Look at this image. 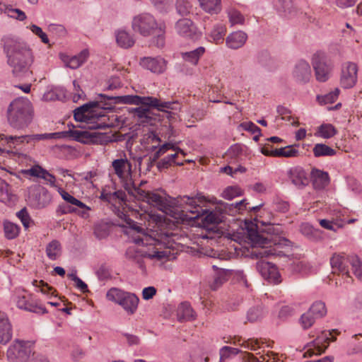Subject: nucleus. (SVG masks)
<instances>
[{
	"label": "nucleus",
	"mask_w": 362,
	"mask_h": 362,
	"mask_svg": "<svg viewBox=\"0 0 362 362\" xmlns=\"http://www.w3.org/2000/svg\"><path fill=\"white\" fill-rule=\"evenodd\" d=\"M358 81V66L354 62H346L341 68L340 86L344 89L352 88Z\"/></svg>",
	"instance_id": "17"
},
{
	"label": "nucleus",
	"mask_w": 362,
	"mask_h": 362,
	"mask_svg": "<svg viewBox=\"0 0 362 362\" xmlns=\"http://www.w3.org/2000/svg\"><path fill=\"white\" fill-rule=\"evenodd\" d=\"M228 17L230 22L233 25L243 24L245 21V18L242 13L235 9H233L228 12Z\"/></svg>",
	"instance_id": "57"
},
{
	"label": "nucleus",
	"mask_w": 362,
	"mask_h": 362,
	"mask_svg": "<svg viewBox=\"0 0 362 362\" xmlns=\"http://www.w3.org/2000/svg\"><path fill=\"white\" fill-rule=\"evenodd\" d=\"M177 317L180 321H190L195 319V313L187 302L180 304L177 309Z\"/></svg>",
	"instance_id": "33"
},
{
	"label": "nucleus",
	"mask_w": 362,
	"mask_h": 362,
	"mask_svg": "<svg viewBox=\"0 0 362 362\" xmlns=\"http://www.w3.org/2000/svg\"><path fill=\"white\" fill-rule=\"evenodd\" d=\"M99 98L104 100H110V103L105 105H110V106L104 107V110H112L114 109V105L116 104H128V105H147L148 101L151 99H148L149 96H140L138 95H127L122 96H114L104 93H100L98 95Z\"/></svg>",
	"instance_id": "14"
},
{
	"label": "nucleus",
	"mask_w": 362,
	"mask_h": 362,
	"mask_svg": "<svg viewBox=\"0 0 362 362\" xmlns=\"http://www.w3.org/2000/svg\"><path fill=\"white\" fill-rule=\"evenodd\" d=\"M152 109L150 106L139 105L134 118H137L139 124L144 127H150L148 134H144L143 136H162L164 133L158 127V124L160 123V114L154 113Z\"/></svg>",
	"instance_id": "8"
},
{
	"label": "nucleus",
	"mask_w": 362,
	"mask_h": 362,
	"mask_svg": "<svg viewBox=\"0 0 362 362\" xmlns=\"http://www.w3.org/2000/svg\"><path fill=\"white\" fill-rule=\"evenodd\" d=\"M112 165L115 174L119 178L124 177L125 172L130 171L132 168V165L127 158L116 159L112 162Z\"/></svg>",
	"instance_id": "37"
},
{
	"label": "nucleus",
	"mask_w": 362,
	"mask_h": 362,
	"mask_svg": "<svg viewBox=\"0 0 362 362\" xmlns=\"http://www.w3.org/2000/svg\"><path fill=\"white\" fill-rule=\"evenodd\" d=\"M247 236L253 247H256L252 252V257L263 258L272 256H284L283 250L292 246L291 240L281 236V228L279 226L269 223L261 230L257 226L250 224L246 226Z\"/></svg>",
	"instance_id": "1"
},
{
	"label": "nucleus",
	"mask_w": 362,
	"mask_h": 362,
	"mask_svg": "<svg viewBox=\"0 0 362 362\" xmlns=\"http://www.w3.org/2000/svg\"><path fill=\"white\" fill-rule=\"evenodd\" d=\"M244 132H247L254 136H263L261 129L252 122H244L236 126V132L244 136Z\"/></svg>",
	"instance_id": "35"
},
{
	"label": "nucleus",
	"mask_w": 362,
	"mask_h": 362,
	"mask_svg": "<svg viewBox=\"0 0 362 362\" xmlns=\"http://www.w3.org/2000/svg\"><path fill=\"white\" fill-rule=\"evenodd\" d=\"M96 275L100 280H106L111 277V271L109 267L103 264L96 272Z\"/></svg>",
	"instance_id": "62"
},
{
	"label": "nucleus",
	"mask_w": 362,
	"mask_h": 362,
	"mask_svg": "<svg viewBox=\"0 0 362 362\" xmlns=\"http://www.w3.org/2000/svg\"><path fill=\"white\" fill-rule=\"evenodd\" d=\"M247 37L246 33L243 31L234 32L227 37L226 43L228 47L236 49L244 45Z\"/></svg>",
	"instance_id": "29"
},
{
	"label": "nucleus",
	"mask_w": 362,
	"mask_h": 362,
	"mask_svg": "<svg viewBox=\"0 0 362 362\" xmlns=\"http://www.w3.org/2000/svg\"><path fill=\"white\" fill-rule=\"evenodd\" d=\"M4 13L10 18L23 21L26 19L27 16L24 11L19 8H13L11 6L4 4Z\"/></svg>",
	"instance_id": "49"
},
{
	"label": "nucleus",
	"mask_w": 362,
	"mask_h": 362,
	"mask_svg": "<svg viewBox=\"0 0 362 362\" xmlns=\"http://www.w3.org/2000/svg\"><path fill=\"white\" fill-rule=\"evenodd\" d=\"M190 8L191 5L188 1L177 0L176 10L180 15L182 16L187 15L190 12Z\"/></svg>",
	"instance_id": "55"
},
{
	"label": "nucleus",
	"mask_w": 362,
	"mask_h": 362,
	"mask_svg": "<svg viewBox=\"0 0 362 362\" xmlns=\"http://www.w3.org/2000/svg\"><path fill=\"white\" fill-rule=\"evenodd\" d=\"M11 299L17 308L36 314L47 313L46 308L35 296L22 287L15 288Z\"/></svg>",
	"instance_id": "6"
},
{
	"label": "nucleus",
	"mask_w": 362,
	"mask_h": 362,
	"mask_svg": "<svg viewBox=\"0 0 362 362\" xmlns=\"http://www.w3.org/2000/svg\"><path fill=\"white\" fill-rule=\"evenodd\" d=\"M66 98L64 88H54L44 93L42 99L45 101L63 100Z\"/></svg>",
	"instance_id": "39"
},
{
	"label": "nucleus",
	"mask_w": 362,
	"mask_h": 362,
	"mask_svg": "<svg viewBox=\"0 0 362 362\" xmlns=\"http://www.w3.org/2000/svg\"><path fill=\"white\" fill-rule=\"evenodd\" d=\"M113 198V206L115 208V213L121 219H123L127 226L136 230L138 233H143V228L138 225L136 222L128 217L123 211H120L119 207H117V204L122 206V204H125L127 202L126 193L122 190H117L112 193Z\"/></svg>",
	"instance_id": "16"
},
{
	"label": "nucleus",
	"mask_w": 362,
	"mask_h": 362,
	"mask_svg": "<svg viewBox=\"0 0 362 362\" xmlns=\"http://www.w3.org/2000/svg\"><path fill=\"white\" fill-rule=\"evenodd\" d=\"M62 252V244L57 240H52L46 246L45 252L50 260H56L58 259L61 256Z\"/></svg>",
	"instance_id": "34"
},
{
	"label": "nucleus",
	"mask_w": 362,
	"mask_h": 362,
	"mask_svg": "<svg viewBox=\"0 0 362 362\" xmlns=\"http://www.w3.org/2000/svg\"><path fill=\"white\" fill-rule=\"evenodd\" d=\"M338 134V130L332 124L323 123L317 127L314 136H335Z\"/></svg>",
	"instance_id": "46"
},
{
	"label": "nucleus",
	"mask_w": 362,
	"mask_h": 362,
	"mask_svg": "<svg viewBox=\"0 0 362 362\" xmlns=\"http://www.w3.org/2000/svg\"><path fill=\"white\" fill-rule=\"evenodd\" d=\"M240 194L241 189L237 186L228 187L222 192V197L228 200H231L233 198L240 196Z\"/></svg>",
	"instance_id": "54"
},
{
	"label": "nucleus",
	"mask_w": 362,
	"mask_h": 362,
	"mask_svg": "<svg viewBox=\"0 0 362 362\" xmlns=\"http://www.w3.org/2000/svg\"><path fill=\"white\" fill-rule=\"evenodd\" d=\"M212 268L215 271V274L212 281L209 283V286L212 290L216 291L228 280L230 274H232L233 271L230 269H219L215 265Z\"/></svg>",
	"instance_id": "24"
},
{
	"label": "nucleus",
	"mask_w": 362,
	"mask_h": 362,
	"mask_svg": "<svg viewBox=\"0 0 362 362\" xmlns=\"http://www.w3.org/2000/svg\"><path fill=\"white\" fill-rule=\"evenodd\" d=\"M226 28L221 24L214 25L209 33V37L216 44H219L223 41V37L226 34Z\"/></svg>",
	"instance_id": "44"
},
{
	"label": "nucleus",
	"mask_w": 362,
	"mask_h": 362,
	"mask_svg": "<svg viewBox=\"0 0 362 362\" xmlns=\"http://www.w3.org/2000/svg\"><path fill=\"white\" fill-rule=\"evenodd\" d=\"M33 118V106L28 99L17 98L9 105L8 120L14 129H25L31 123Z\"/></svg>",
	"instance_id": "5"
},
{
	"label": "nucleus",
	"mask_w": 362,
	"mask_h": 362,
	"mask_svg": "<svg viewBox=\"0 0 362 362\" xmlns=\"http://www.w3.org/2000/svg\"><path fill=\"white\" fill-rule=\"evenodd\" d=\"M74 141L84 145H105L122 141V137H71Z\"/></svg>",
	"instance_id": "27"
},
{
	"label": "nucleus",
	"mask_w": 362,
	"mask_h": 362,
	"mask_svg": "<svg viewBox=\"0 0 362 362\" xmlns=\"http://www.w3.org/2000/svg\"><path fill=\"white\" fill-rule=\"evenodd\" d=\"M317 317L308 310L301 315L300 322L303 329H308L315 323Z\"/></svg>",
	"instance_id": "52"
},
{
	"label": "nucleus",
	"mask_w": 362,
	"mask_h": 362,
	"mask_svg": "<svg viewBox=\"0 0 362 362\" xmlns=\"http://www.w3.org/2000/svg\"><path fill=\"white\" fill-rule=\"evenodd\" d=\"M263 317L262 306L257 305L250 308L247 313V319L250 322H256Z\"/></svg>",
	"instance_id": "51"
},
{
	"label": "nucleus",
	"mask_w": 362,
	"mask_h": 362,
	"mask_svg": "<svg viewBox=\"0 0 362 362\" xmlns=\"http://www.w3.org/2000/svg\"><path fill=\"white\" fill-rule=\"evenodd\" d=\"M32 352L30 342L16 340L7 350V358L10 362H28Z\"/></svg>",
	"instance_id": "15"
},
{
	"label": "nucleus",
	"mask_w": 362,
	"mask_h": 362,
	"mask_svg": "<svg viewBox=\"0 0 362 362\" xmlns=\"http://www.w3.org/2000/svg\"><path fill=\"white\" fill-rule=\"evenodd\" d=\"M59 194L61 195L62 198L67 202V204H69L70 205L73 206H77L78 208H86L88 209V206L85 204L83 202L80 201L79 199H76L71 194H70L68 192L65 191L64 189L59 188L58 190Z\"/></svg>",
	"instance_id": "41"
},
{
	"label": "nucleus",
	"mask_w": 362,
	"mask_h": 362,
	"mask_svg": "<svg viewBox=\"0 0 362 362\" xmlns=\"http://www.w3.org/2000/svg\"><path fill=\"white\" fill-rule=\"evenodd\" d=\"M22 173L24 175L41 178L50 186H55L56 177L39 165H35L29 169L23 170Z\"/></svg>",
	"instance_id": "22"
},
{
	"label": "nucleus",
	"mask_w": 362,
	"mask_h": 362,
	"mask_svg": "<svg viewBox=\"0 0 362 362\" xmlns=\"http://www.w3.org/2000/svg\"><path fill=\"white\" fill-rule=\"evenodd\" d=\"M106 297L119 305L128 315H133L137 310L139 298L133 293L113 287L107 291Z\"/></svg>",
	"instance_id": "7"
},
{
	"label": "nucleus",
	"mask_w": 362,
	"mask_h": 362,
	"mask_svg": "<svg viewBox=\"0 0 362 362\" xmlns=\"http://www.w3.org/2000/svg\"><path fill=\"white\" fill-rule=\"evenodd\" d=\"M16 216L21 220L25 230L28 229V228L33 223V221L25 208L18 211L16 213Z\"/></svg>",
	"instance_id": "53"
},
{
	"label": "nucleus",
	"mask_w": 362,
	"mask_h": 362,
	"mask_svg": "<svg viewBox=\"0 0 362 362\" xmlns=\"http://www.w3.org/2000/svg\"><path fill=\"white\" fill-rule=\"evenodd\" d=\"M2 40L8 64L12 68L13 76L22 78L29 74V67L33 62L31 49L18 39L5 37Z\"/></svg>",
	"instance_id": "3"
},
{
	"label": "nucleus",
	"mask_w": 362,
	"mask_h": 362,
	"mask_svg": "<svg viewBox=\"0 0 362 362\" xmlns=\"http://www.w3.org/2000/svg\"><path fill=\"white\" fill-rule=\"evenodd\" d=\"M201 7L206 12L217 14L221 10V0H199Z\"/></svg>",
	"instance_id": "38"
},
{
	"label": "nucleus",
	"mask_w": 362,
	"mask_h": 362,
	"mask_svg": "<svg viewBox=\"0 0 362 362\" xmlns=\"http://www.w3.org/2000/svg\"><path fill=\"white\" fill-rule=\"evenodd\" d=\"M275 209L281 213H286L289 210V203L286 201L281 199H276L274 202Z\"/></svg>",
	"instance_id": "64"
},
{
	"label": "nucleus",
	"mask_w": 362,
	"mask_h": 362,
	"mask_svg": "<svg viewBox=\"0 0 362 362\" xmlns=\"http://www.w3.org/2000/svg\"><path fill=\"white\" fill-rule=\"evenodd\" d=\"M267 274L268 275L264 278V279L267 280L269 282L278 284L281 281V276L276 267L274 264H272L271 269Z\"/></svg>",
	"instance_id": "56"
},
{
	"label": "nucleus",
	"mask_w": 362,
	"mask_h": 362,
	"mask_svg": "<svg viewBox=\"0 0 362 362\" xmlns=\"http://www.w3.org/2000/svg\"><path fill=\"white\" fill-rule=\"evenodd\" d=\"M275 7L279 13L284 15H291L296 11L292 0H277L275 3Z\"/></svg>",
	"instance_id": "40"
},
{
	"label": "nucleus",
	"mask_w": 362,
	"mask_h": 362,
	"mask_svg": "<svg viewBox=\"0 0 362 362\" xmlns=\"http://www.w3.org/2000/svg\"><path fill=\"white\" fill-rule=\"evenodd\" d=\"M30 30L37 36H38L41 41L44 44H48L49 42V40L45 33H44L42 30V28L35 24H33L30 27Z\"/></svg>",
	"instance_id": "61"
},
{
	"label": "nucleus",
	"mask_w": 362,
	"mask_h": 362,
	"mask_svg": "<svg viewBox=\"0 0 362 362\" xmlns=\"http://www.w3.org/2000/svg\"><path fill=\"white\" fill-rule=\"evenodd\" d=\"M343 254L334 253L330 258V264L334 272H340L349 275L348 264L349 257Z\"/></svg>",
	"instance_id": "26"
},
{
	"label": "nucleus",
	"mask_w": 362,
	"mask_h": 362,
	"mask_svg": "<svg viewBox=\"0 0 362 362\" xmlns=\"http://www.w3.org/2000/svg\"><path fill=\"white\" fill-rule=\"evenodd\" d=\"M272 265V263L271 262L260 260L257 262L256 268L261 276L264 279L268 275L267 273H269Z\"/></svg>",
	"instance_id": "58"
},
{
	"label": "nucleus",
	"mask_w": 362,
	"mask_h": 362,
	"mask_svg": "<svg viewBox=\"0 0 362 362\" xmlns=\"http://www.w3.org/2000/svg\"><path fill=\"white\" fill-rule=\"evenodd\" d=\"M76 212L77 208L66 204H59L56 209V213L57 216H62L68 214H74Z\"/></svg>",
	"instance_id": "59"
},
{
	"label": "nucleus",
	"mask_w": 362,
	"mask_h": 362,
	"mask_svg": "<svg viewBox=\"0 0 362 362\" xmlns=\"http://www.w3.org/2000/svg\"><path fill=\"white\" fill-rule=\"evenodd\" d=\"M12 337L11 323L4 313L0 312V342L8 343Z\"/></svg>",
	"instance_id": "28"
},
{
	"label": "nucleus",
	"mask_w": 362,
	"mask_h": 362,
	"mask_svg": "<svg viewBox=\"0 0 362 362\" xmlns=\"http://www.w3.org/2000/svg\"><path fill=\"white\" fill-rule=\"evenodd\" d=\"M293 76L300 83H306L311 77L310 66L305 60L301 59L295 65Z\"/></svg>",
	"instance_id": "23"
},
{
	"label": "nucleus",
	"mask_w": 362,
	"mask_h": 362,
	"mask_svg": "<svg viewBox=\"0 0 362 362\" xmlns=\"http://www.w3.org/2000/svg\"><path fill=\"white\" fill-rule=\"evenodd\" d=\"M173 147V146L170 144H164L158 149H157L156 146H152L151 149L156 151L153 155H152V160L153 161L156 160L161 155Z\"/></svg>",
	"instance_id": "60"
},
{
	"label": "nucleus",
	"mask_w": 362,
	"mask_h": 362,
	"mask_svg": "<svg viewBox=\"0 0 362 362\" xmlns=\"http://www.w3.org/2000/svg\"><path fill=\"white\" fill-rule=\"evenodd\" d=\"M261 152L266 156H274L279 157H293L297 156L298 153L297 147L295 145H288L274 150H269L267 147H263L261 148Z\"/></svg>",
	"instance_id": "25"
},
{
	"label": "nucleus",
	"mask_w": 362,
	"mask_h": 362,
	"mask_svg": "<svg viewBox=\"0 0 362 362\" xmlns=\"http://www.w3.org/2000/svg\"><path fill=\"white\" fill-rule=\"evenodd\" d=\"M257 61L259 64L271 71L275 68L274 59L271 57L270 53L266 50H262L257 55Z\"/></svg>",
	"instance_id": "36"
},
{
	"label": "nucleus",
	"mask_w": 362,
	"mask_h": 362,
	"mask_svg": "<svg viewBox=\"0 0 362 362\" xmlns=\"http://www.w3.org/2000/svg\"><path fill=\"white\" fill-rule=\"evenodd\" d=\"M117 45L124 49H129L134 46L136 40L132 35L124 30H118L116 33Z\"/></svg>",
	"instance_id": "31"
},
{
	"label": "nucleus",
	"mask_w": 362,
	"mask_h": 362,
	"mask_svg": "<svg viewBox=\"0 0 362 362\" xmlns=\"http://www.w3.org/2000/svg\"><path fill=\"white\" fill-rule=\"evenodd\" d=\"M333 332L338 334L337 331L333 329L322 331L311 342L308 344V348L303 354L304 357L313 355H319L325 352L328 347L329 341H334L336 337L332 335Z\"/></svg>",
	"instance_id": "13"
},
{
	"label": "nucleus",
	"mask_w": 362,
	"mask_h": 362,
	"mask_svg": "<svg viewBox=\"0 0 362 362\" xmlns=\"http://www.w3.org/2000/svg\"><path fill=\"white\" fill-rule=\"evenodd\" d=\"M175 29L180 35L192 41L198 40L202 36V33L198 30L195 24L188 18L178 20Z\"/></svg>",
	"instance_id": "18"
},
{
	"label": "nucleus",
	"mask_w": 362,
	"mask_h": 362,
	"mask_svg": "<svg viewBox=\"0 0 362 362\" xmlns=\"http://www.w3.org/2000/svg\"><path fill=\"white\" fill-rule=\"evenodd\" d=\"M81 107H76L74 111V118L79 124H71L72 129L68 131H62L52 133L25 134L24 136H108V132H97L99 129H107L110 125L100 122L101 115H89L85 111L81 110Z\"/></svg>",
	"instance_id": "2"
},
{
	"label": "nucleus",
	"mask_w": 362,
	"mask_h": 362,
	"mask_svg": "<svg viewBox=\"0 0 362 362\" xmlns=\"http://www.w3.org/2000/svg\"><path fill=\"white\" fill-rule=\"evenodd\" d=\"M240 353L243 354L244 352L238 348L224 346L219 350V362H224L226 360L231 358Z\"/></svg>",
	"instance_id": "43"
},
{
	"label": "nucleus",
	"mask_w": 362,
	"mask_h": 362,
	"mask_svg": "<svg viewBox=\"0 0 362 362\" xmlns=\"http://www.w3.org/2000/svg\"><path fill=\"white\" fill-rule=\"evenodd\" d=\"M312 64L317 81L325 82L329 78L333 64L325 52H317L315 53L312 58Z\"/></svg>",
	"instance_id": "11"
},
{
	"label": "nucleus",
	"mask_w": 362,
	"mask_h": 362,
	"mask_svg": "<svg viewBox=\"0 0 362 362\" xmlns=\"http://www.w3.org/2000/svg\"><path fill=\"white\" fill-rule=\"evenodd\" d=\"M180 202L181 204H186L185 208V211L192 214V216H189L187 217L189 219H196L201 215L206 214L204 221L206 223H218L220 221L219 216L216 213L213 211L208 212L207 211L202 209L197 203L195 198L193 197H189L187 195L180 197Z\"/></svg>",
	"instance_id": "9"
},
{
	"label": "nucleus",
	"mask_w": 362,
	"mask_h": 362,
	"mask_svg": "<svg viewBox=\"0 0 362 362\" xmlns=\"http://www.w3.org/2000/svg\"><path fill=\"white\" fill-rule=\"evenodd\" d=\"M205 52V47L201 46L192 51L182 52L180 55L184 62L189 63L191 65L197 66Z\"/></svg>",
	"instance_id": "30"
},
{
	"label": "nucleus",
	"mask_w": 362,
	"mask_h": 362,
	"mask_svg": "<svg viewBox=\"0 0 362 362\" xmlns=\"http://www.w3.org/2000/svg\"><path fill=\"white\" fill-rule=\"evenodd\" d=\"M313 184L315 189H322L329 183V174L320 170H313L312 173Z\"/></svg>",
	"instance_id": "32"
},
{
	"label": "nucleus",
	"mask_w": 362,
	"mask_h": 362,
	"mask_svg": "<svg viewBox=\"0 0 362 362\" xmlns=\"http://www.w3.org/2000/svg\"><path fill=\"white\" fill-rule=\"evenodd\" d=\"M139 64L152 73L160 74L166 70L167 61L161 57H144L140 59Z\"/></svg>",
	"instance_id": "20"
},
{
	"label": "nucleus",
	"mask_w": 362,
	"mask_h": 362,
	"mask_svg": "<svg viewBox=\"0 0 362 362\" xmlns=\"http://www.w3.org/2000/svg\"><path fill=\"white\" fill-rule=\"evenodd\" d=\"M148 99H151V101H148V106L152 107L153 109H156L158 111L163 112V115H160V123L158 124V127L162 132V126L163 122L164 121V117H166L167 120L164 122V126H167V123L170 117L174 115L173 112L168 111V110H172V101H162L160 99L157 98H154L152 96H149Z\"/></svg>",
	"instance_id": "19"
},
{
	"label": "nucleus",
	"mask_w": 362,
	"mask_h": 362,
	"mask_svg": "<svg viewBox=\"0 0 362 362\" xmlns=\"http://www.w3.org/2000/svg\"><path fill=\"white\" fill-rule=\"evenodd\" d=\"M309 310L315 317H317V319L322 317L327 313L325 304L322 301H316L313 303Z\"/></svg>",
	"instance_id": "50"
},
{
	"label": "nucleus",
	"mask_w": 362,
	"mask_h": 362,
	"mask_svg": "<svg viewBox=\"0 0 362 362\" xmlns=\"http://www.w3.org/2000/svg\"><path fill=\"white\" fill-rule=\"evenodd\" d=\"M134 32L144 37L151 36L148 40L149 47L162 49L165 45V26L158 25L154 17L149 13H143L135 16L132 22Z\"/></svg>",
	"instance_id": "4"
},
{
	"label": "nucleus",
	"mask_w": 362,
	"mask_h": 362,
	"mask_svg": "<svg viewBox=\"0 0 362 362\" xmlns=\"http://www.w3.org/2000/svg\"><path fill=\"white\" fill-rule=\"evenodd\" d=\"M349 263L351 266L354 276L362 281V261L357 255H351L349 257Z\"/></svg>",
	"instance_id": "42"
},
{
	"label": "nucleus",
	"mask_w": 362,
	"mask_h": 362,
	"mask_svg": "<svg viewBox=\"0 0 362 362\" xmlns=\"http://www.w3.org/2000/svg\"><path fill=\"white\" fill-rule=\"evenodd\" d=\"M313 153L315 157L332 156L336 154V151L327 145L317 144L313 148Z\"/></svg>",
	"instance_id": "45"
},
{
	"label": "nucleus",
	"mask_w": 362,
	"mask_h": 362,
	"mask_svg": "<svg viewBox=\"0 0 362 362\" xmlns=\"http://www.w3.org/2000/svg\"><path fill=\"white\" fill-rule=\"evenodd\" d=\"M288 180L296 187L300 189L308 185V173L300 166L290 168L287 172Z\"/></svg>",
	"instance_id": "21"
},
{
	"label": "nucleus",
	"mask_w": 362,
	"mask_h": 362,
	"mask_svg": "<svg viewBox=\"0 0 362 362\" xmlns=\"http://www.w3.org/2000/svg\"><path fill=\"white\" fill-rule=\"evenodd\" d=\"M27 202L33 209H43L52 202V195L42 185H33L28 188Z\"/></svg>",
	"instance_id": "12"
},
{
	"label": "nucleus",
	"mask_w": 362,
	"mask_h": 362,
	"mask_svg": "<svg viewBox=\"0 0 362 362\" xmlns=\"http://www.w3.org/2000/svg\"><path fill=\"white\" fill-rule=\"evenodd\" d=\"M300 232L308 238L313 239L315 237V233H317V230L314 229V228L308 224V223H303L300 226Z\"/></svg>",
	"instance_id": "63"
},
{
	"label": "nucleus",
	"mask_w": 362,
	"mask_h": 362,
	"mask_svg": "<svg viewBox=\"0 0 362 362\" xmlns=\"http://www.w3.org/2000/svg\"><path fill=\"white\" fill-rule=\"evenodd\" d=\"M4 230L6 238L9 240L14 239L19 233L18 226L10 221L4 223Z\"/></svg>",
	"instance_id": "47"
},
{
	"label": "nucleus",
	"mask_w": 362,
	"mask_h": 362,
	"mask_svg": "<svg viewBox=\"0 0 362 362\" xmlns=\"http://www.w3.org/2000/svg\"><path fill=\"white\" fill-rule=\"evenodd\" d=\"M13 194L10 192V187L4 180L0 178V202L8 203L12 201Z\"/></svg>",
	"instance_id": "48"
},
{
	"label": "nucleus",
	"mask_w": 362,
	"mask_h": 362,
	"mask_svg": "<svg viewBox=\"0 0 362 362\" xmlns=\"http://www.w3.org/2000/svg\"><path fill=\"white\" fill-rule=\"evenodd\" d=\"M125 189L128 191L129 194L139 199L146 202L148 204L157 207L160 210H163L168 205L166 199L164 197L156 192L141 189L134 184H127Z\"/></svg>",
	"instance_id": "10"
}]
</instances>
